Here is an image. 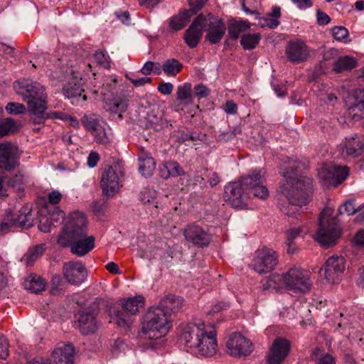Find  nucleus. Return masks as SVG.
<instances>
[{
  "mask_svg": "<svg viewBox=\"0 0 364 364\" xmlns=\"http://www.w3.org/2000/svg\"><path fill=\"white\" fill-rule=\"evenodd\" d=\"M298 167L294 161L284 168L283 174L286 181L282 186L281 191L284 199L280 198L279 203L281 211L295 218L300 215L301 208L309 203L312 189V180L299 176L294 171Z\"/></svg>",
  "mask_w": 364,
  "mask_h": 364,
  "instance_id": "f257e3e1",
  "label": "nucleus"
},
{
  "mask_svg": "<svg viewBox=\"0 0 364 364\" xmlns=\"http://www.w3.org/2000/svg\"><path fill=\"white\" fill-rule=\"evenodd\" d=\"M171 326L167 313L161 308L151 307L144 316L141 333L145 338L155 341L151 342V348H156L164 343L163 339Z\"/></svg>",
  "mask_w": 364,
  "mask_h": 364,
  "instance_id": "f03ea898",
  "label": "nucleus"
},
{
  "mask_svg": "<svg viewBox=\"0 0 364 364\" xmlns=\"http://www.w3.org/2000/svg\"><path fill=\"white\" fill-rule=\"evenodd\" d=\"M16 92L28 105V110L42 112L47 109V94L45 87L37 82L23 80L14 83Z\"/></svg>",
  "mask_w": 364,
  "mask_h": 364,
  "instance_id": "7ed1b4c3",
  "label": "nucleus"
},
{
  "mask_svg": "<svg viewBox=\"0 0 364 364\" xmlns=\"http://www.w3.org/2000/svg\"><path fill=\"white\" fill-rule=\"evenodd\" d=\"M87 220L83 213L74 212L71 213L58 237V243L67 247L70 242L79 237L86 236Z\"/></svg>",
  "mask_w": 364,
  "mask_h": 364,
  "instance_id": "20e7f679",
  "label": "nucleus"
},
{
  "mask_svg": "<svg viewBox=\"0 0 364 364\" xmlns=\"http://www.w3.org/2000/svg\"><path fill=\"white\" fill-rule=\"evenodd\" d=\"M282 282L287 289L305 293L311 289L309 274L300 267H294L282 274Z\"/></svg>",
  "mask_w": 364,
  "mask_h": 364,
  "instance_id": "39448f33",
  "label": "nucleus"
},
{
  "mask_svg": "<svg viewBox=\"0 0 364 364\" xmlns=\"http://www.w3.org/2000/svg\"><path fill=\"white\" fill-rule=\"evenodd\" d=\"M144 306V298L141 296L129 298L122 305L121 311H111L110 316L117 326L123 328H129L132 323L129 316L139 312L140 308Z\"/></svg>",
  "mask_w": 364,
  "mask_h": 364,
  "instance_id": "423d86ee",
  "label": "nucleus"
},
{
  "mask_svg": "<svg viewBox=\"0 0 364 364\" xmlns=\"http://www.w3.org/2000/svg\"><path fill=\"white\" fill-rule=\"evenodd\" d=\"M246 176L228 183L225 187V201L233 208H245L247 205L248 192L246 189Z\"/></svg>",
  "mask_w": 364,
  "mask_h": 364,
  "instance_id": "0eeeda50",
  "label": "nucleus"
},
{
  "mask_svg": "<svg viewBox=\"0 0 364 364\" xmlns=\"http://www.w3.org/2000/svg\"><path fill=\"white\" fill-rule=\"evenodd\" d=\"M340 237L339 229L335 223L329 218L321 217L318 228L314 235V238L323 247L328 248L337 243Z\"/></svg>",
  "mask_w": 364,
  "mask_h": 364,
  "instance_id": "6e6552de",
  "label": "nucleus"
},
{
  "mask_svg": "<svg viewBox=\"0 0 364 364\" xmlns=\"http://www.w3.org/2000/svg\"><path fill=\"white\" fill-rule=\"evenodd\" d=\"M201 28L203 32H206L205 41L211 44L220 43L226 31L223 21L210 13L205 16V21L201 23Z\"/></svg>",
  "mask_w": 364,
  "mask_h": 364,
  "instance_id": "1a4fd4ad",
  "label": "nucleus"
},
{
  "mask_svg": "<svg viewBox=\"0 0 364 364\" xmlns=\"http://www.w3.org/2000/svg\"><path fill=\"white\" fill-rule=\"evenodd\" d=\"M279 263V255L273 249L263 247L256 252L253 259V269L259 274L273 270Z\"/></svg>",
  "mask_w": 364,
  "mask_h": 364,
  "instance_id": "9d476101",
  "label": "nucleus"
},
{
  "mask_svg": "<svg viewBox=\"0 0 364 364\" xmlns=\"http://www.w3.org/2000/svg\"><path fill=\"white\" fill-rule=\"evenodd\" d=\"M345 269V259L342 257L332 256L329 257L324 266L321 269V275L330 284H338Z\"/></svg>",
  "mask_w": 364,
  "mask_h": 364,
  "instance_id": "9b49d317",
  "label": "nucleus"
},
{
  "mask_svg": "<svg viewBox=\"0 0 364 364\" xmlns=\"http://www.w3.org/2000/svg\"><path fill=\"white\" fill-rule=\"evenodd\" d=\"M123 171L119 164L109 166L103 172L101 178V186L105 195L112 196L119 189L120 177Z\"/></svg>",
  "mask_w": 364,
  "mask_h": 364,
  "instance_id": "f8f14e48",
  "label": "nucleus"
},
{
  "mask_svg": "<svg viewBox=\"0 0 364 364\" xmlns=\"http://www.w3.org/2000/svg\"><path fill=\"white\" fill-rule=\"evenodd\" d=\"M228 353L234 357L246 356L253 350L252 342L240 333H232L226 342Z\"/></svg>",
  "mask_w": 364,
  "mask_h": 364,
  "instance_id": "ddd939ff",
  "label": "nucleus"
},
{
  "mask_svg": "<svg viewBox=\"0 0 364 364\" xmlns=\"http://www.w3.org/2000/svg\"><path fill=\"white\" fill-rule=\"evenodd\" d=\"M62 274L68 283L79 285L86 279L87 270L82 262L69 261L63 264Z\"/></svg>",
  "mask_w": 364,
  "mask_h": 364,
  "instance_id": "4468645a",
  "label": "nucleus"
},
{
  "mask_svg": "<svg viewBox=\"0 0 364 364\" xmlns=\"http://www.w3.org/2000/svg\"><path fill=\"white\" fill-rule=\"evenodd\" d=\"M311 51L310 48L304 41L296 39L287 43L285 55L289 62L299 64L309 58Z\"/></svg>",
  "mask_w": 364,
  "mask_h": 364,
  "instance_id": "2eb2a0df",
  "label": "nucleus"
},
{
  "mask_svg": "<svg viewBox=\"0 0 364 364\" xmlns=\"http://www.w3.org/2000/svg\"><path fill=\"white\" fill-rule=\"evenodd\" d=\"M97 311L95 309H85L79 311L76 316V324L83 335L94 333L99 328L97 319Z\"/></svg>",
  "mask_w": 364,
  "mask_h": 364,
  "instance_id": "dca6fc26",
  "label": "nucleus"
},
{
  "mask_svg": "<svg viewBox=\"0 0 364 364\" xmlns=\"http://www.w3.org/2000/svg\"><path fill=\"white\" fill-rule=\"evenodd\" d=\"M18 149L11 143L6 142L0 144V168L6 171L15 168L19 165Z\"/></svg>",
  "mask_w": 364,
  "mask_h": 364,
  "instance_id": "f3484780",
  "label": "nucleus"
},
{
  "mask_svg": "<svg viewBox=\"0 0 364 364\" xmlns=\"http://www.w3.org/2000/svg\"><path fill=\"white\" fill-rule=\"evenodd\" d=\"M263 176L261 171H253L251 174L246 176V189L248 195L253 194L254 196L261 199H266L269 196V191L265 186L263 185Z\"/></svg>",
  "mask_w": 364,
  "mask_h": 364,
  "instance_id": "a211bd4d",
  "label": "nucleus"
},
{
  "mask_svg": "<svg viewBox=\"0 0 364 364\" xmlns=\"http://www.w3.org/2000/svg\"><path fill=\"white\" fill-rule=\"evenodd\" d=\"M75 353V348L72 344L59 343L52 351L48 363L73 364Z\"/></svg>",
  "mask_w": 364,
  "mask_h": 364,
  "instance_id": "6ab92c4d",
  "label": "nucleus"
},
{
  "mask_svg": "<svg viewBox=\"0 0 364 364\" xmlns=\"http://www.w3.org/2000/svg\"><path fill=\"white\" fill-rule=\"evenodd\" d=\"M205 332L203 323H188L182 330L181 341L187 348H195Z\"/></svg>",
  "mask_w": 364,
  "mask_h": 364,
  "instance_id": "aec40b11",
  "label": "nucleus"
},
{
  "mask_svg": "<svg viewBox=\"0 0 364 364\" xmlns=\"http://www.w3.org/2000/svg\"><path fill=\"white\" fill-rule=\"evenodd\" d=\"M290 350V343L285 338L275 339L268 355V364H282Z\"/></svg>",
  "mask_w": 364,
  "mask_h": 364,
  "instance_id": "412c9836",
  "label": "nucleus"
},
{
  "mask_svg": "<svg viewBox=\"0 0 364 364\" xmlns=\"http://www.w3.org/2000/svg\"><path fill=\"white\" fill-rule=\"evenodd\" d=\"M203 21H205V15L203 14L198 15L184 33V41L191 48L196 47L202 38L203 30L201 28V23Z\"/></svg>",
  "mask_w": 364,
  "mask_h": 364,
  "instance_id": "4be33fe9",
  "label": "nucleus"
},
{
  "mask_svg": "<svg viewBox=\"0 0 364 364\" xmlns=\"http://www.w3.org/2000/svg\"><path fill=\"white\" fill-rule=\"evenodd\" d=\"M318 174L325 181H335L337 183H341L348 176V168L346 166L331 164L322 167Z\"/></svg>",
  "mask_w": 364,
  "mask_h": 364,
  "instance_id": "5701e85b",
  "label": "nucleus"
},
{
  "mask_svg": "<svg viewBox=\"0 0 364 364\" xmlns=\"http://www.w3.org/2000/svg\"><path fill=\"white\" fill-rule=\"evenodd\" d=\"M184 235L187 241L200 247L208 245L210 240L208 232L195 224L187 226L184 230Z\"/></svg>",
  "mask_w": 364,
  "mask_h": 364,
  "instance_id": "b1692460",
  "label": "nucleus"
},
{
  "mask_svg": "<svg viewBox=\"0 0 364 364\" xmlns=\"http://www.w3.org/2000/svg\"><path fill=\"white\" fill-rule=\"evenodd\" d=\"M215 333L210 331L207 333L205 331L200 341L197 343L195 349H197L198 354L203 357H212L217 352L218 343L215 338Z\"/></svg>",
  "mask_w": 364,
  "mask_h": 364,
  "instance_id": "393cba45",
  "label": "nucleus"
},
{
  "mask_svg": "<svg viewBox=\"0 0 364 364\" xmlns=\"http://www.w3.org/2000/svg\"><path fill=\"white\" fill-rule=\"evenodd\" d=\"M95 237L92 235L83 236L70 242L68 247L70 252L77 257H83L92 251L95 247Z\"/></svg>",
  "mask_w": 364,
  "mask_h": 364,
  "instance_id": "a878e982",
  "label": "nucleus"
},
{
  "mask_svg": "<svg viewBox=\"0 0 364 364\" xmlns=\"http://www.w3.org/2000/svg\"><path fill=\"white\" fill-rule=\"evenodd\" d=\"M348 114L355 121L364 117V89L355 90L352 95Z\"/></svg>",
  "mask_w": 364,
  "mask_h": 364,
  "instance_id": "bb28decb",
  "label": "nucleus"
},
{
  "mask_svg": "<svg viewBox=\"0 0 364 364\" xmlns=\"http://www.w3.org/2000/svg\"><path fill=\"white\" fill-rule=\"evenodd\" d=\"M363 149L364 141L362 136L355 134L345 139L343 152H345L348 156L357 157L362 154Z\"/></svg>",
  "mask_w": 364,
  "mask_h": 364,
  "instance_id": "cd10ccee",
  "label": "nucleus"
},
{
  "mask_svg": "<svg viewBox=\"0 0 364 364\" xmlns=\"http://www.w3.org/2000/svg\"><path fill=\"white\" fill-rule=\"evenodd\" d=\"M128 102L127 97L124 94H120L118 97L106 101L105 108L110 112L119 113L118 117L122 118V113L127 109Z\"/></svg>",
  "mask_w": 364,
  "mask_h": 364,
  "instance_id": "c85d7f7f",
  "label": "nucleus"
},
{
  "mask_svg": "<svg viewBox=\"0 0 364 364\" xmlns=\"http://www.w3.org/2000/svg\"><path fill=\"white\" fill-rule=\"evenodd\" d=\"M183 305V299L174 295H168L164 297L156 308L163 309L170 318L171 313L178 311Z\"/></svg>",
  "mask_w": 364,
  "mask_h": 364,
  "instance_id": "c756f323",
  "label": "nucleus"
},
{
  "mask_svg": "<svg viewBox=\"0 0 364 364\" xmlns=\"http://www.w3.org/2000/svg\"><path fill=\"white\" fill-rule=\"evenodd\" d=\"M85 82L82 78L73 77L64 87L65 95L68 98L81 97L85 92Z\"/></svg>",
  "mask_w": 364,
  "mask_h": 364,
  "instance_id": "7c9ffc66",
  "label": "nucleus"
},
{
  "mask_svg": "<svg viewBox=\"0 0 364 364\" xmlns=\"http://www.w3.org/2000/svg\"><path fill=\"white\" fill-rule=\"evenodd\" d=\"M17 227L28 229L34 225V217L31 207H22L19 214L14 218Z\"/></svg>",
  "mask_w": 364,
  "mask_h": 364,
  "instance_id": "2f4dec72",
  "label": "nucleus"
},
{
  "mask_svg": "<svg viewBox=\"0 0 364 364\" xmlns=\"http://www.w3.org/2000/svg\"><path fill=\"white\" fill-rule=\"evenodd\" d=\"M23 286L26 289L37 294L45 290L46 282L41 277L31 274L24 281Z\"/></svg>",
  "mask_w": 364,
  "mask_h": 364,
  "instance_id": "473e14b6",
  "label": "nucleus"
},
{
  "mask_svg": "<svg viewBox=\"0 0 364 364\" xmlns=\"http://www.w3.org/2000/svg\"><path fill=\"white\" fill-rule=\"evenodd\" d=\"M176 99L181 105L188 106L193 103V95L191 83L186 82L178 86Z\"/></svg>",
  "mask_w": 364,
  "mask_h": 364,
  "instance_id": "72a5a7b5",
  "label": "nucleus"
},
{
  "mask_svg": "<svg viewBox=\"0 0 364 364\" xmlns=\"http://www.w3.org/2000/svg\"><path fill=\"white\" fill-rule=\"evenodd\" d=\"M347 336L352 344L360 348L364 347V333L362 328L357 323L349 328Z\"/></svg>",
  "mask_w": 364,
  "mask_h": 364,
  "instance_id": "f704fd0d",
  "label": "nucleus"
},
{
  "mask_svg": "<svg viewBox=\"0 0 364 364\" xmlns=\"http://www.w3.org/2000/svg\"><path fill=\"white\" fill-rule=\"evenodd\" d=\"M46 250L44 244H39L29 248L25 254L23 259L28 266L32 265L38 258H40Z\"/></svg>",
  "mask_w": 364,
  "mask_h": 364,
  "instance_id": "c9c22d12",
  "label": "nucleus"
},
{
  "mask_svg": "<svg viewBox=\"0 0 364 364\" xmlns=\"http://www.w3.org/2000/svg\"><path fill=\"white\" fill-rule=\"evenodd\" d=\"M82 124L85 128L92 134L95 131L102 125V119L99 116L93 114H85L81 119Z\"/></svg>",
  "mask_w": 364,
  "mask_h": 364,
  "instance_id": "e433bc0d",
  "label": "nucleus"
},
{
  "mask_svg": "<svg viewBox=\"0 0 364 364\" xmlns=\"http://www.w3.org/2000/svg\"><path fill=\"white\" fill-rule=\"evenodd\" d=\"M356 66L355 60L350 56H343L340 57L334 63H333V70L336 73H341L345 70H349L353 69Z\"/></svg>",
  "mask_w": 364,
  "mask_h": 364,
  "instance_id": "4c0bfd02",
  "label": "nucleus"
},
{
  "mask_svg": "<svg viewBox=\"0 0 364 364\" xmlns=\"http://www.w3.org/2000/svg\"><path fill=\"white\" fill-rule=\"evenodd\" d=\"M192 16L186 12V10L173 16L170 21V28L174 31H178L185 27L190 17Z\"/></svg>",
  "mask_w": 364,
  "mask_h": 364,
  "instance_id": "58836bf2",
  "label": "nucleus"
},
{
  "mask_svg": "<svg viewBox=\"0 0 364 364\" xmlns=\"http://www.w3.org/2000/svg\"><path fill=\"white\" fill-rule=\"evenodd\" d=\"M182 68L183 65L175 58L166 60L162 65L164 73L170 77L176 76L181 72Z\"/></svg>",
  "mask_w": 364,
  "mask_h": 364,
  "instance_id": "ea45409f",
  "label": "nucleus"
},
{
  "mask_svg": "<svg viewBox=\"0 0 364 364\" xmlns=\"http://www.w3.org/2000/svg\"><path fill=\"white\" fill-rule=\"evenodd\" d=\"M250 28V23L246 21L233 23L228 26V35L233 40L238 38L242 32L247 31Z\"/></svg>",
  "mask_w": 364,
  "mask_h": 364,
  "instance_id": "a19ab883",
  "label": "nucleus"
},
{
  "mask_svg": "<svg viewBox=\"0 0 364 364\" xmlns=\"http://www.w3.org/2000/svg\"><path fill=\"white\" fill-rule=\"evenodd\" d=\"M309 230L308 228L305 227H299V228H291L287 232V245L288 246L287 252L288 253H294V249H291V246L294 243V240L301 236V233H306L308 232Z\"/></svg>",
  "mask_w": 364,
  "mask_h": 364,
  "instance_id": "79ce46f5",
  "label": "nucleus"
},
{
  "mask_svg": "<svg viewBox=\"0 0 364 364\" xmlns=\"http://www.w3.org/2000/svg\"><path fill=\"white\" fill-rule=\"evenodd\" d=\"M260 38L258 33L245 34L241 37V46L244 49H253L259 43Z\"/></svg>",
  "mask_w": 364,
  "mask_h": 364,
  "instance_id": "37998d69",
  "label": "nucleus"
},
{
  "mask_svg": "<svg viewBox=\"0 0 364 364\" xmlns=\"http://www.w3.org/2000/svg\"><path fill=\"white\" fill-rule=\"evenodd\" d=\"M282 282V274H272L269 277L262 279V286L264 290L277 289L280 287V282Z\"/></svg>",
  "mask_w": 364,
  "mask_h": 364,
  "instance_id": "c03bdc74",
  "label": "nucleus"
},
{
  "mask_svg": "<svg viewBox=\"0 0 364 364\" xmlns=\"http://www.w3.org/2000/svg\"><path fill=\"white\" fill-rule=\"evenodd\" d=\"M155 161L152 157H146L141 161L139 171L145 177L151 176L155 169Z\"/></svg>",
  "mask_w": 364,
  "mask_h": 364,
  "instance_id": "a18cd8bd",
  "label": "nucleus"
},
{
  "mask_svg": "<svg viewBox=\"0 0 364 364\" xmlns=\"http://www.w3.org/2000/svg\"><path fill=\"white\" fill-rule=\"evenodd\" d=\"M16 129V122L11 118L0 122V138L14 133Z\"/></svg>",
  "mask_w": 364,
  "mask_h": 364,
  "instance_id": "49530a36",
  "label": "nucleus"
},
{
  "mask_svg": "<svg viewBox=\"0 0 364 364\" xmlns=\"http://www.w3.org/2000/svg\"><path fill=\"white\" fill-rule=\"evenodd\" d=\"M14 227H17L13 215L8 214L6 218L0 224V235H5Z\"/></svg>",
  "mask_w": 364,
  "mask_h": 364,
  "instance_id": "de8ad7c7",
  "label": "nucleus"
},
{
  "mask_svg": "<svg viewBox=\"0 0 364 364\" xmlns=\"http://www.w3.org/2000/svg\"><path fill=\"white\" fill-rule=\"evenodd\" d=\"M363 206L361 205L358 207H355L353 200H348L345 202L338 209L340 214H347L348 215H353L362 210Z\"/></svg>",
  "mask_w": 364,
  "mask_h": 364,
  "instance_id": "09e8293b",
  "label": "nucleus"
},
{
  "mask_svg": "<svg viewBox=\"0 0 364 364\" xmlns=\"http://www.w3.org/2000/svg\"><path fill=\"white\" fill-rule=\"evenodd\" d=\"M147 119L149 126L156 131L161 130L162 128L168 125V122L166 120L162 119L161 117H157L152 113H149L148 114Z\"/></svg>",
  "mask_w": 364,
  "mask_h": 364,
  "instance_id": "8fccbe9b",
  "label": "nucleus"
},
{
  "mask_svg": "<svg viewBox=\"0 0 364 364\" xmlns=\"http://www.w3.org/2000/svg\"><path fill=\"white\" fill-rule=\"evenodd\" d=\"M97 131H95L92 134L95 141L97 144H107L110 141L109 134L105 132V127L101 125Z\"/></svg>",
  "mask_w": 364,
  "mask_h": 364,
  "instance_id": "3c124183",
  "label": "nucleus"
},
{
  "mask_svg": "<svg viewBox=\"0 0 364 364\" xmlns=\"http://www.w3.org/2000/svg\"><path fill=\"white\" fill-rule=\"evenodd\" d=\"M97 131H95L92 134L95 141L97 144H107L110 141L109 134L105 132V127L101 125Z\"/></svg>",
  "mask_w": 364,
  "mask_h": 364,
  "instance_id": "603ef678",
  "label": "nucleus"
},
{
  "mask_svg": "<svg viewBox=\"0 0 364 364\" xmlns=\"http://www.w3.org/2000/svg\"><path fill=\"white\" fill-rule=\"evenodd\" d=\"M240 132V130H237L235 129L234 130L229 131H220L218 133H216L215 137L217 141L220 142H226L230 139H232L234 136H235L238 133Z\"/></svg>",
  "mask_w": 364,
  "mask_h": 364,
  "instance_id": "864d4df0",
  "label": "nucleus"
},
{
  "mask_svg": "<svg viewBox=\"0 0 364 364\" xmlns=\"http://www.w3.org/2000/svg\"><path fill=\"white\" fill-rule=\"evenodd\" d=\"M31 117L30 118V123L33 125L43 124L45 120L48 119V116H46V110H43L42 112H34L33 110H28Z\"/></svg>",
  "mask_w": 364,
  "mask_h": 364,
  "instance_id": "5fc2aeb1",
  "label": "nucleus"
},
{
  "mask_svg": "<svg viewBox=\"0 0 364 364\" xmlns=\"http://www.w3.org/2000/svg\"><path fill=\"white\" fill-rule=\"evenodd\" d=\"M53 224L54 223L50 220L47 214H41L40 215L38 228L41 232H50L51 225Z\"/></svg>",
  "mask_w": 364,
  "mask_h": 364,
  "instance_id": "6e6d98bb",
  "label": "nucleus"
},
{
  "mask_svg": "<svg viewBox=\"0 0 364 364\" xmlns=\"http://www.w3.org/2000/svg\"><path fill=\"white\" fill-rule=\"evenodd\" d=\"M26 176L23 173H19L10 180L7 179V183L9 186L12 188L17 187L18 190H23L21 186L26 182Z\"/></svg>",
  "mask_w": 364,
  "mask_h": 364,
  "instance_id": "4d7b16f0",
  "label": "nucleus"
},
{
  "mask_svg": "<svg viewBox=\"0 0 364 364\" xmlns=\"http://www.w3.org/2000/svg\"><path fill=\"white\" fill-rule=\"evenodd\" d=\"M208 1V0H189L190 9H186V12L189 14V15H194L203 7Z\"/></svg>",
  "mask_w": 364,
  "mask_h": 364,
  "instance_id": "13d9d810",
  "label": "nucleus"
},
{
  "mask_svg": "<svg viewBox=\"0 0 364 364\" xmlns=\"http://www.w3.org/2000/svg\"><path fill=\"white\" fill-rule=\"evenodd\" d=\"M168 169H169L171 176L176 177L185 174V171L176 161H167Z\"/></svg>",
  "mask_w": 364,
  "mask_h": 364,
  "instance_id": "bf43d9fd",
  "label": "nucleus"
},
{
  "mask_svg": "<svg viewBox=\"0 0 364 364\" xmlns=\"http://www.w3.org/2000/svg\"><path fill=\"white\" fill-rule=\"evenodd\" d=\"M155 71L156 73H160L161 68L159 63H155L152 61H147L141 69V73L144 75H148Z\"/></svg>",
  "mask_w": 364,
  "mask_h": 364,
  "instance_id": "052dcab7",
  "label": "nucleus"
},
{
  "mask_svg": "<svg viewBox=\"0 0 364 364\" xmlns=\"http://www.w3.org/2000/svg\"><path fill=\"white\" fill-rule=\"evenodd\" d=\"M338 321V328H343L345 331L348 329L352 326L354 325L355 323L352 322L351 316L349 315H344L341 313L339 314V319L336 318Z\"/></svg>",
  "mask_w": 364,
  "mask_h": 364,
  "instance_id": "680f3d73",
  "label": "nucleus"
},
{
  "mask_svg": "<svg viewBox=\"0 0 364 364\" xmlns=\"http://www.w3.org/2000/svg\"><path fill=\"white\" fill-rule=\"evenodd\" d=\"M95 59L97 64L104 68L109 69L110 68V63L108 60V56L103 50H97L95 54Z\"/></svg>",
  "mask_w": 364,
  "mask_h": 364,
  "instance_id": "e2e57ef3",
  "label": "nucleus"
},
{
  "mask_svg": "<svg viewBox=\"0 0 364 364\" xmlns=\"http://www.w3.org/2000/svg\"><path fill=\"white\" fill-rule=\"evenodd\" d=\"M9 344L4 335L0 334V359L5 360L9 353Z\"/></svg>",
  "mask_w": 364,
  "mask_h": 364,
  "instance_id": "0e129e2a",
  "label": "nucleus"
},
{
  "mask_svg": "<svg viewBox=\"0 0 364 364\" xmlns=\"http://www.w3.org/2000/svg\"><path fill=\"white\" fill-rule=\"evenodd\" d=\"M26 107L21 103L9 102L6 106V110L11 114H21L26 111Z\"/></svg>",
  "mask_w": 364,
  "mask_h": 364,
  "instance_id": "69168bd1",
  "label": "nucleus"
},
{
  "mask_svg": "<svg viewBox=\"0 0 364 364\" xmlns=\"http://www.w3.org/2000/svg\"><path fill=\"white\" fill-rule=\"evenodd\" d=\"M331 31L332 35L338 41H343L348 36V31L343 26H335Z\"/></svg>",
  "mask_w": 364,
  "mask_h": 364,
  "instance_id": "338daca9",
  "label": "nucleus"
},
{
  "mask_svg": "<svg viewBox=\"0 0 364 364\" xmlns=\"http://www.w3.org/2000/svg\"><path fill=\"white\" fill-rule=\"evenodd\" d=\"M65 213L60 210L58 207H54L52 212H48L47 215L53 223H58L60 220L65 218Z\"/></svg>",
  "mask_w": 364,
  "mask_h": 364,
  "instance_id": "774afa93",
  "label": "nucleus"
}]
</instances>
